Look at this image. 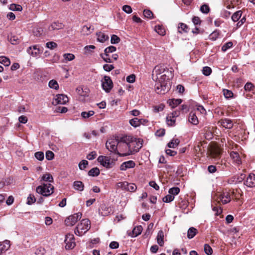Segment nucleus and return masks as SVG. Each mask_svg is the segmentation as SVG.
Wrapping results in <instances>:
<instances>
[{"label":"nucleus","instance_id":"obj_44","mask_svg":"<svg viewBox=\"0 0 255 255\" xmlns=\"http://www.w3.org/2000/svg\"><path fill=\"white\" fill-rule=\"evenodd\" d=\"M36 201V198L32 194H30L27 199V204L28 205H31L35 203Z\"/></svg>","mask_w":255,"mask_h":255},{"label":"nucleus","instance_id":"obj_47","mask_svg":"<svg viewBox=\"0 0 255 255\" xmlns=\"http://www.w3.org/2000/svg\"><path fill=\"white\" fill-rule=\"evenodd\" d=\"M200 9L202 13L207 14L209 12L210 8L208 5L204 4L201 6Z\"/></svg>","mask_w":255,"mask_h":255},{"label":"nucleus","instance_id":"obj_9","mask_svg":"<svg viewBox=\"0 0 255 255\" xmlns=\"http://www.w3.org/2000/svg\"><path fill=\"white\" fill-rule=\"evenodd\" d=\"M82 215V213L79 212L68 217L65 221V224L67 226L74 225L77 221L81 218Z\"/></svg>","mask_w":255,"mask_h":255},{"label":"nucleus","instance_id":"obj_28","mask_svg":"<svg viewBox=\"0 0 255 255\" xmlns=\"http://www.w3.org/2000/svg\"><path fill=\"white\" fill-rule=\"evenodd\" d=\"M221 153V149L217 147L213 148L211 151V154L214 158L218 157L220 155Z\"/></svg>","mask_w":255,"mask_h":255},{"label":"nucleus","instance_id":"obj_37","mask_svg":"<svg viewBox=\"0 0 255 255\" xmlns=\"http://www.w3.org/2000/svg\"><path fill=\"white\" fill-rule=\"evenodd\" d=\"M178 29L179 33H182V32H187L188 28L186 24L180 23Z\"/></svg>","mask_w":255,"mask_h":255},{"label":"nucleus","instance_id":"obj_12","mask_svg":"<svg viewBox=\"0 0 255 255\" xmlns=\"http://www.w3.org/2000/svg\"><path fill=\"white\" fill-rule=\"evenodd\" d=\"M244 185L250 188L255 187V174L250 173L244 182Z\"/></svg>","mask_w":255,"mask_h":255},{"label":"nucleus","instance_id":"obj_18","mask_svg":"<svg viewBox=\"0 0 255 255\" xmlns=\"http://www.w3.org/2000/svg\"><path fill=\"white\" fill-rule=\"evenodd\" d=\"M213 128L210 127H205L204 128V132L205 134V137L208 140H210L213 137V133H212Z\"/></svg>","mask_w":255,"mask_h":255},{"label":"nucleus","instance_id":"obj_23","mask_svg":"<svg viewBox=\"0 0 255 255\" xmlns=\"http://www.w3.org/2000/svg\"><path fill=\"white\" fill-rule=\"evenodd\" d=\"M10 247L9 241L5 240L3 242L0 243V250L2 253L5 252Z\"/></svg>","mask_w":255,"mask_h":255},{"label":"nucleus","instance_id":"obj_25","mask_svg":"<svg viewBox=\"0 0 255 255\" xmlns=\"http://www.w3.org/2000/svg\"><path fill=\"white\" fill-rule=\"evenodd\" d=\"M181 102L182 100L181 99L169 100L168 101V103L172 108H174L179 105Z\"/></svg>","mask_w":255,"mask_h":255},{"label":"nucleus","instance_id":"obj_42","mask_svg":"<svg viewBox=\"0 0 255 255\" xmlns=\"http://www.w3.org/2000/svg\"><path fill=\"white\" fill-rule=\"evenodd\" d=\"M63 57L66 61H70L74 59L75 56L72 53H65L63 55Z\"/></svg>","mask_w":255,"mask_h":255},{"label":"nucleus","instance_id":"obj_4","mask_svg":"<svg viewBox=\"0 0 255 255\" xmlns=\"http://www.w3.org/2000/svg\"><path fill=\"white\" fill-rule=\"evenodd\" d=\"M90 222L87 219H83L75 230V234L81 236L86 233L90 229Z\"/></svg>","mask_w":255,"mask_h":255},{"label":"nucleus","instance_id":"obj_52","mask_svg":"<svg viewBox=\"0 0 255 255\" xmlns=\"http://www.w3.org/2000/svg\"><path fill=\"white\" fill-rule=\"evenodd\" d=\"M35 157L37 159L42 161L44 159V153L41 151L36 152L35 153Z\"/></svg>","mask_w":255,"mask_h":255},{"label":"nucleus","instance_id":"obj_36","mask_svg":"<svg viewBox=\"0 0 255 255\" xmlns=\"http://www.w3.org/2000/svg\"><path fill=\"white\" fill-rule=\"evenodd\" d=\"M0 63L5 66H8L10 64L9 59L5 56H0Z\"/></svg>","mask_w":255,"mask_h":255},{"label":"nucleus","instance_id":"obj_11","mask_svg":"<svg viewBox=\"0 0 255 255\" xmlns=\"http://www.w3.org/2000/svg\"><path fill=\"white\" fill-rule=\"evenodd\" d=\"M68 98L64 94H58L52 101V104L56 105L58 104L65 105L68 102Z\"/></svg>","mask_w":255,"mask_h":255},{"label":"nucleus","instance_id":"obj_14","mask_svg":"<svg viewBox=\"0 0 255 255\" xmlns=\"http://www.w3.org/2000/svg\"><path fill=\"white\" fill-rule=\"evenodd\" d=\"M27 52L29 54L35 57L40 53V49L37 47V45H33L29 47L27 49Z\"/></svg>","mask_w":255,"mask_h":255},{"label":"nucleus","instance_id":"obj_40","mask_svg":"<svg viewBox=\"0 0 255 255\" xmlns=\"http://www.w3.org/2000/svg\"><path fill=\"white\" fill-rule=\"evenodd\" d=\"M155 31L160 35H164L165 34V29L160 25L156 26L155 27Z\"/></svg>","mask_w":255,"mask_h":255},{"label":"nucleus","instance_id":"obj_49","mask_svg":"<svg viewBox=\"0 0 255 255\" xmlns=\"http://www.w3.org/2000/svg\"><path fill=\"white\" fill-rule=\"evenodd\" d=\"M94 114V112L93 111H90L89 112H83L81 113V116L83 118H88L93 116Z\"/></svg>","mask_w":255,"mask_h":255},{"label":"nucleus","instance_id":"obj_54","mask_svg":"<svg viewBox=\"0 0 255 255\" xmlns=\"http://www.w3.org/2000/svg\"><path fill=\"white\" fill-rule=\"evenodd\" d=\"M122 9L124 11L128 14L131 13L132 11L131 6L128 5H124L122 7Z\"/></svg>","mask_w":255,"mask_h":255},{"label":"nucleus","instance_id":"obj_58","mask_svg":"<svg viewBox=\"0 0 255 255\" xmlns=\"http://www.w3.org/2000/svg\"><path fill=\"white\" fill-rule=\"evenodd\" d=\"M164 108V106L163 104H160L158 106H154L153 107V111L155 113H158L159 112L162 111Z\"/></svg>","mask_w":255,"mask_h":255},{"label":"nucleus","instance_id":"obj_62","mask_svg":"<svg viewBox=\"0 0 255 255\" xmlns=\"http://www.w3.org/2000/svg\"><path fill=\"white\" fill-rule=\"evenodd\" d=\"M114 68L113 65L106 64L103 66V69L105 71L110 72Z\"/></svg>","mask_w":255,"mask_h":255},{"label":"nucleus","instance_id":"obj_46","mask_svg":"<svg viewBox=\"0 0 255 255\" xmlns=\"http://www.w3.org/2000/svg\"><path fill=\"white\" fill-rule=\"evenodd\" d=\"M174 199V197L169 194L168 195L165 196L163 198L162 200L165 203H169L171 201H172Z\"/></svg>","mask_w":255,"mask_h":255},{"label":"nucleus","instance_id":"obj_56","mask_svg":"<svg viewBox=\"0 0 255 255\" xmlns=\"http://www.w3.org/2000/svg\"><path fill=\"white\" fill-rule=\"evenodd\" d=\"M233 46V43L232 42H228L225 43L222 47V50L223 51H226L228 49L231 48Z\"/></svg>","mask_w":255,"mask_h":255},{"label":"nucleus","instance_id":"obj_13","mask_svg":"<svg viewBox=\"0 0 255 255\" xmlns=\"http://www.w3.org/2000/svg\"><path fill=\"white\" fill-rule=\"evenodd\" d=\"M99 210L100 214L103 216H108L112 211V208L105 204L101 205Z\"/></svg>","mask_w":255,"mask_h":255},{"label":"nucleus","instance_id":"obj_60","mask_svg":"<svg viewBox=\"0 0 255 255\" xmlns=\"http://www.w3.org/2000/svg\"><path fill=\"white\" fill-rule=\"evenodd\" d=\"M54 154L53 152L48 150L46 152L45 156L46 158L48 160H52L54 158Z\"/></svg>","mask_w":255,"mask_h":255},{"label":"nucleus","instance_id":"obj_22","mask_svg":"<svg viewBox=\"0 0 255 255\" xmlns=\"http://www.w3.org/2000/svg\"><path fill=\"white\" fill-rule=\"evenodd\" d=\"M73 186L74 189L80 191H82L84 188V184L80 181H74Z\"/></svg>","mask_w":255,"mask_h":255},{"label":"nucleus","instance_id":"obj_45","mask_svg":"<svg viewBox=\"0 0 255 255\" xmlns=\"http://www.w3.org/2000/svg\"><path fill=\"white\" fill-rule=\"evenodd\" d=\"M10 42L13 45L17 44L20 42L19 39L16 36H11L9 38Z\"/></svg>","mask_w":255,"mask_h":255},{"label":"nucleus","instance_id":"obj_2","mask_svg":"<svg viewBox=\"0 0 255 255\" xmlns=\"http://www.w3.org/2000/svg\"><path fill=\"white\" fill-rule=\"evenodd\" d=\"M130 136H124L123 137H118V152L120 156H126L131 154L129 148V139Z\"/></svg>","mask_w":255,"mask_h":255},{"label":"nucleus","instance_id":"obj_61","mask_svg":"<svg viewBox=\"0 0 255 255\" xmlns=\"http://www.w3.org/2000/svg\"><path fill=\"white\" fill-rule=\"evenodd\" d=\"M253 88H254V85L251 82L247 83L244 86V89L247 91H252Z\"/></svg>","mask_w":255,"mask_h":255},{"label":"nucleus","instance_id":"obj_53","mask_svg":"<svg viewBox=\"0 0 255 255\" xmlns=\"http://www.w3.org/2000/svg\"><path fill=\"white\" fill-rule=\"evenodd\" d=\"M88 164V162L86 160H82L79 164V169L81 170L84 169Z\"/></svg>","mask_w":255,"mask_h":255},{"label":"nucleus","instance_id":"obj_8","mask_svg":"<svg viewBox=\"0 0 255 255\" xmlns=\"http://www.w3.org/2000/svg\"><path fill=\"white\" fill-rule=\"evenodd\" d=\"M102 86L104 90L107 93L110 92L113 87V83L109 76H105L101 80Z\"/></svg>","mask_w":255,"mask_h":255},{"label":"nucleus","instance_id":"obj_63","mask_svg":"<svg viewBox=\"0 0 255 255\" xmlns=\"http://www.w3.org/2000/svg\"><path fill=\"white\" fill-rule=\"evenodd\" d=\"M46 46L48 48H50L51 49H53L54 48H56L57 46V44L54 42L50 41V42H47Z\"/></svg>","mask_w":255,"mask_h":255},{"label":"nucleus","instance_id":"obj_38","mask_svg":"<svg viewBox=\"0 0 255 255\" xmlns=\"http://www.w3.org/2000/svg\"><path fill=\"white\" fill-rule=\"evenodd\" d=\"M48 85L50 88H52L55 90H57L59 88V85L57 82L55 80H51L49 82Z\"/></svg>","mask_w":255,"mask_h":255},{"label":"nucleus","instance_id":"obj_21","mask_svg":"<svg viewBox=\"0 0 255 255\" xmlns=\"http://www.w3.org/2000/svg\"><path fill=\"white\" fill-rule=\"evenodd\" d=\"M97 40L100 42H104L106 40L109 39V36L106 35L105 33L99 32L97 33Z\"/></svg>","mask_w":255,"mask_h":255},{"label":"nucleus","instance_id":"obj_29","mask_svg":"<svg viewBox=\"0 0 255 255\" xmlns=\"http://www.w3.org/2000/svg\"><path fill=\"white\" fill-rule=\"evenodd\" d=\"M9 9L12 11H21L22 7L19 4L12 3L9 5Z\"/></svg>","mask_w":255,"mask_h":255},{"label":"nucleus","instance_id":"obj_50","mask_svg":"<svg viewBox=\"0 0 255 255\" xmlns=\"http://www.w3.org/2000/svg\"><path fill=\"white\" fill-rule=\"evenodd\" d=\"M212 72V69L210 67L208 66H205L203 67L202 70L203 74L205 76H209L211 74Z\"/></svg>","mask_w":255,"mask_h":255},{"label":"nucleus","instance_id":"obj_64","mask_svg":"<svg viewBox=\"0 0 255 255\" xmlns=\"http://www.w3.org/2000/svg\"><path fill=\"white\" fill-rule=\"evenodd\" d=\"M96 152L95 151H92L87 155V158L90 160H93L96 158Z\"/></svg>","mask_w":255,"mask_h":255},{"label":"nucleus","instance_id":"obj_43","mask_svg":"<svg viewBox=\"0 0 255 255\" xmlns=\"http://www.w3.org/2000/svg\"><path fill=\"white\" fill-rule=\"evenodd\" d=\"M166 122L169 126H172L175 123V119L172 118V117L168 115L166 117Z\"/></svg>","mask_w":255,"mask_h":255},{"label":"nucleus","instance_id":"obj_17","mask_svg":"<svg viewBox=\"0 0 255 255\" xmlns=\"http://www.w3.org/2000/svg\"><path fill=\"white\" fill-rule=\"evenodd\" d=\"M221 125L226 128L231 129L233 126L232 121L228 119H222L220 121Z\"/></svg>","mask_w":255,"mask_h":255},{"label":"nucleus","instance_id":"obj_10","mask_svg":"<svg viewBox=\"0 0 255 255\" xmlns=\"http://www.w3.org/2000/svg\"><path fill=\"white\" fill-rule=\"evenodd\" d=\"M64 242L66 244L65 249L66 250H71L76 246L74 237L73 234H68L66 235Z\"/></svg>","mask_w":255,"mask_h":255},{"label":"nucleus","instance_id":"obj_15","mask_svg":"<svg viewBox=\"0 0 255 255\" xmlns=\"http://www.w3.org/2000/svg\"><path fill=\"white\" fill-rule=\"evenodd\" d=\"M218 199L221 201L223 204H227L231 201L230 194L227 192L220 194Z\"/></svg>","mask_w":255,"mask_h":255},{"label":"nucleus","instance_id":"obj_6","mask_svg":"<svg viewBox=\"0 0 255 255\" xmlns=\"http://www.w3.org/2000/svg\"><path fill=\"white\" fill-rule=\"evenodd\" d=\"M106 148L111 152L117 154L118 148V137L109 139L106 143Z\"/></svg>","mask_w":255,"mask_h":255},{"label":"nucleus","instance_id":"obj_59","mask_svg":"<svg viewBox=\"0 0 255 255\" xmlns=\"http://www.w3.org/2000/svg\"><path fill=\"white\" fill-rule=\"evenodd\" d=\"M101 57L103 59V60L107 63H112L113 62L112 60L108 56H106L105 53L100 54Z\"/></svg>","mask_w":255,"mask_h":255},{"label":"nucleus","instance_id":"obj_35","mask_svg":"<svg viewBox=\"0 0 255 255\" xmlns=\"http://www.w3.org/2000/svg\"><path fill=\"white\" fill-rule=\"evenodd\" d=\"M180 192V188L179 187H172L169 189L168 193L170 195H173L174 197L179 194Z\"/></svg>","mask_w":255,"mask_h":255},{"label":"nucleus","instance_id":"obj_51","mask_svg":"<svg viewBox=\"0 0 255 255\" xmlns=\"http://www.w3.org/2000/svg\"><path fill=\"white\" fill-rule=\"evenodd\" d=\"M204 252L207 255H211L213 253L211 247L208 244L204 245Z\"/></svg>","mask_w":255,"mask_h":255},{"label":"nucleus","instance_id":"obj_55","mask_svg":"<svg viewBox=\"0 0 255 255\" xmlns=\"http://www.w3.org/2000/svg\"><path fill=\"white\" fill-rule=\"evenodd\" d=\"M120 41V38L116 35H112L111 38V42L112 44L118 43Z\"/></svg>","mask_w":255,"mask_h":255},{"label":"nucleus","instance_id":"obj_27","mask_svg":"<svg viewBox=\"0 0 255 255\" xmlns=\"http://www.w3.org/2000/svg\"><path fill=\"white\" fill-rule=\"evenodd\" d=\"M142 228L141 226H138L135 227L132 231V235H130L131 237H136L140 235L142 232Z\"/></svg>","mask_w":255,"mask_h":255},{"label":"nucleus","instance_id":"obj_41","mask_svg":"<svg viewBox=\"0 0 255 255\" xmlns=\"http://www.w3.org/2000/svg\"><path fill=\"white\" fill-rule=\"evenodd\" d=\"M220 34V31L218 30H216L213 31L209 36L210 39L212 40H216Z\"/></svg>","mask_w":255,"mask_h":255},{"label":"nucleus","instance_id":"obj_16","mask_svg":"<svg viewBox=\"0 0 255 255\" xmlns=\"http://www.w3.org/2000/svg\"><path fill=\"white\" fill-rule=\"evenodd\" d=\"M135 164L134 162L132 160H129L128 161H126L123 162L121 166L120 169L121 170H126L128 168H133L135 166Z\"/></svg>","mask_w":255,"mask_h":255},{"label":"nucleus","instance_id":"obj_24","mask_svg":"<svg viewBox=\"0 0 255 255\" xmlns=\"http://www.w3.org/2000/svg\"><path fill=\"white\" fill-rule=\"evenodd\" d=\"M164 233L160 230L158 232L157 236V242L160 246H162L164 244L163 242Z\"/></svg>","mask_w":255,"mask_h":255},{"label":"nucleus","instance_id":"obj_30","mask_svg":"<svg viewBox=\"0 0 255 255\" xmlns=\"http://www.w3.org/2000/svg\"><path fill=\"white\" fill-rule=\"evenodd\" d=\"M41 180L49 182H53V178L50 173H47L42 176Z\"/></svg>","mask_w":255,"mask_h":255},{"label":"nucleus","instance_id":"obj_7","mask_svg":"<svg viewBox=\"0 0 255 255\" xmlns=\"http://www.w3.org/2000/svg\"><path fill=\"white\" fill-rule=\"evenodd\" d=\"M118 188H121L123 190L129 191L134 192L137 187L135 184L131 183H128V182H119L117 184Z\"/></svg>","mask_w":255,"mask_h":255},{"label":"nucleus","instance_id":"obj_1","mask_svg":"<svg viewBox=\"0 0 255 255\" xmlns=\"http://www.w3.org/2000/svg\"><path fill=\"white\" fill-rule=\"evenodd\" d=\"M172 72L161 65L156 66L152 72V78L156 80L155 90L157 93L164 94L170 89V78Z\"/></svg>","mask_w":255,"mask_h":255},{"label":"nucleus","instance_id":"obj_20","mask_svg":"<svg viewBox=\"0 0 255 255\" xmlns=\"http://www.w3.org/2000/svg\"><path fill=\"white\" fill-rule=\"evenodd\" d=\"M230 156L234 160V162L236 164H240L241 163V160L238 152L234 151L231 152L230 153Z\"/></svg>","mask_w":255,"mask_h":255},{"label":"nucleus","instance_id":"obj_57","mask_svg":"<svg viewBox=\"0 0 255 255\" xmlns=\"http://www.w3.org/2000/svg\"><path fill=\"white\" fill-rule=\"evenodd\" d=\"M143 15L145 17L148 18H152L153 17V13L152 11L150 10H144L143 11Z\"/></svg>","mask_w":255,"mask_h":255},{"label":"nucleus","instance_id":"obj_34","mask_svg":"<svg viewBox=\"0 0 255 255\" xmlns=\"http://www.w3.org/2000/svg\"><path fill=\"white\" fill-rule=\"evenodd\" d=\"M116 49L117 48L116 47L114 46H110L105 48L104 50V53L106 56H108L109 53L116 51Z\"/></svg>","mask_w":255,"mask_h":255},{"label":"nucleus","instance_id":"obj_31","mask_svg":"<svg viewBox=\"0 0 255 255\" xmlns=\"http://www.w3.org/2000/svg\"><path fill=\"white\" fill-rule=\"evenodd\" d=\"M180 140L178 138H173L168 143L169 148H175L179 144Z\"/></svg>","mask_w":255,"mask_h":255},{"label":"nucleus","instance_id":"obj_39","mask_svg":"<svg viewBox=\"0 0 255 255\" xmlns=\"http://www.w3.org/2000/svg\"><path fill=\"white\" fill-rule=\"evenodd\" d=\"M141 121L137 118H134L129 121V124L134 127H137L140 125Z\"/></svg>","mask_w":255,"mask_h":255},{"label":"nucleus","instance_id":"obj_48","mask_svg":"<svg viewBox=\"0 0 255 255\" xmlns=\"http://www.w3.org/2000/svg\"><path fill=\"white\" fill-rule=\"evenodd\" d=\"M223 94L225 97L227 99H229L233 97V92L229 90L224 89L223 90Z\"/></svg>","mask_w":255,"mask_h":255},{"label":"nucleus","instance_id":"obj_33","mask_svg":"<svg viewBox=\"0 0 255 255\" xmlns=\"http://www.w3.org/2000/svg\"><path fill=\"white\" fill-rule=\"evenodd\" d=\"M242 14L241 10H239L235 12L232 16V19L233 21L236 22L239 20Z\"/></svg>","mask_w":255,"mask_h":255},{"label":"nucleus","instance_id":"obj_19","mask_svg":"<svg viewBox=\"0 0 255 255\" xmlns=\"http://www.w3.org/2000/svg\"><path fill=\"white\" fill-rule=\"evenodd\" d=\"M189 122L194 125H197L199 123L196 115L193 112H190L189 114Z\"/></svg>","mask_w":255,"mask_h":255},{"label":"nucleus","instance_id":"obj_5","mask_svg":"<svg viewBox=\"0 0 255 255\" xmlns=\"http://www.w3.org/2000/svg\"><path fill=\"white\" fill-rule=\"evenodd\" d=\"M129 139V148L130 151L131 152V154H132L138 152L139 149L141 148L142 141L139 138H134L131 136H130V138Z\"/></svg>","mask_w":255,"mask_h":255},{"label":"nucleus","instance_id":"obj_3","mask_svg":"<svg viewBox=\"0 0 255 255\" xmlns=\"http://www.w3.org/2000/svg\"><path fill=\"white\" fill-rule=\"evenodd\" d=\"M54 186L50 183H43L37 186L36 192L43 196L48 197L53 193Z\"/></svg>","mask_w":255,"mask_h":255},{"label":"nucleus","instance_id":"obj_26","mask_svg":"<svg viewBox=\"0 0 255 255\" xmlns=\"http://www.w3.org/2000/svg\"><path fill=\"white\" fill-rule=\"evenodd\" d=\"M197 230L194 227L190 228L187 232V237L188 239H192L197 234Z\"/></svg>","mask_w":255,"mask_h":255},{"label":"nucleus","instance_id":"obj_32","mask_svg":"<svg viewBox=\"0 0 255 255\" xmlns=\"http://www.w3.org/2000/svg\"><path fill=\"white\" fill-rule=\"evenodd\" d=\"M100 174L99 169L97 168H93L88 172V175L90 176H97Z\"/></svg>","mask_w":255,"mask_h":255}]
</instances>
